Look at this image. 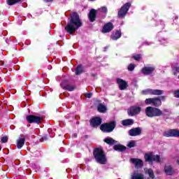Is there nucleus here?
<instances>
[{
    "label": "nucleus",
    "mask_w": 179,
    "mask_h": 179,
    "mask_svg": "<svg viewBox=\"0 0 179 179\" xmlns=\"http://www.w3.org/2000/svg\"><path fill=\"white\" fill-rule=\"evenodd\" d=\"M142 73L143 75H152L155 72V67L153 66H145L141 69Z\"/></svg>",
    "instance_id": "obj_17"
},
{
    "label": "nucleus",
    "mask_w": 179,
    "mask_h": 179,
    "mask_svg": "<svg viewBox=\"0 0 179 179\" xmlns=\"http://www.w3.org/2000/svg\"><path fill=\"white\" fill-rule=\"evenodd\" d=\"M2 150V145L0 144V152Z\"/></svg>",
    "instance_id": "obj_48"
},
{
    "label": "nucleus",
    "mask_w": 179,
    "mask_h": 179,
    "mask_svg": "<svg viewBox=\"0 0 179 179\" xmlns=\"http://www.w3.org/2000/svg\"><path fill=\"white\" fill-rule=\"evenodd\" d=\"M88 18L90 22L93 23L97 19V10L94 8H92L88 14Z\"/></svg>",
    "instance_id": "obj_13"
},
{
    "label": "nucleus",
    "mask_w": 179,
    "mask_h": 179,
    "mask_svg": "<svg viewBox=\"0 0 179 179\" xmlns=\"http://www.w3.org/2000/svg\"><path fill=\"white\" fill-rule=\"evenodd\" d=\"M92 96H93V93L92 92L85 94V97H87V99H91Z\"/></svg>",
    "instance_id": "obj_40"
},
{
    "label": "nucleus",
    "mask_w": 179,
    "mask_h": 179,
    "mask_svg": "<svg viewBox=\"0 0 179 179\" xmlns=\"http://www.w3.org/2000/svg\"><path fill=\"white\" fill-rule=\"evenodd\" d=\"M145 174H148L150 177V178L155 179L156 178V176H155V172H153V169H148L145 171Z\"/></svg>",
    "instance_id": "obj_26"
},
{
    "label": "nucleus",
    "mask_w": 179,
    "mask_h": 179,
    "mask_svg": "<svg viewBox=\"0 0 179 179\" xmlns=\"http://www.w3.org/2000/svg\"><path fill=\"white\" fill-rule=\"evenodd\" d=\"M145 104L148 106H154V107H160L162 106V99L160 97L148 98L145 100Z\"/></svg>",
    "instance_id": "obj_7"
},
{
    "label": "nucleus",
    "mask_w": 179,
    "mask_h": 179,
    "mask_svg": "<svg viewBox=\"0 0 179 179\" xmlns=\"http://www.w3.org/2000/svg\"><path fill=\"white\" fill-rule=\"evenodd\" d=\"M103 142H105V143H107V145H110V146H113V145H115L116 143H117V141L114 140L111 137L104 138Z\"/></svg>",
    "instance_id": "obj_23"
},
{
    "label": "nucleus",
    "mask_w": 179,
    "mask_h": 179,
    "mask_svg": "<svg viewBox=\"0 0 179 179\" xmlns=\"http://www.w3.org/2000/svg\"><path fill=\"white\" fill-rule=\"evenodd\" d=\"M176 163H177V164H178V166H179V157L177 159Z\"/></svg>",
    "instance_id": "obj_47"
},
{
    "label": "nucleus",
    "mask_w": 179,
    "mask_h": 179,
    "mask_svg": "<svg viewBox=\"0 0 179 179\" xmlns=\"http://www.w3.org/2000/svg\"><path fill=\"white\" fill-rule=\"evenodd\" d=\"M141 110L142 108L139 106H131L127 110V114L130 117H134V115H138Z\"/></svg>",
    "instance_id": "obj_11"
},
{
    "label": "nucleus",
    "mask_w": 179,
    "mask_h": 179,
    "mask_svg": "<svg viewBox=\"0 0 179 179\" xmlns=\"http://www.w3.org/2000/svg\"><path fill=\"white\" fill-rule=\"evenodd\" d=\"M164 173L166 176H173L174 174V169L171 165H166L164 166Z\"/></svg>",
    "instance_id": "obj_19"
},
{
    "label": "nucleus",
    "mask_w": 179,
    "mask_h": 179,
    "mask_svg": "<svg viewBox=\"0 0 179 179\" xmlns=\"http://www.w3.org/2000/svg\"><path fill=\"white\" fill-rule=\"evenodd\" d=\"M165 138H179V130L177 129H171L163 133Z\"/></svg>",
    "instance_id": "obj_8"
},
{
    "label": "nucleus",
    "mask_w": 179,
    "mask_h": 179,
    "mask_svg": "<svg viewBox=\"0 0 179 179\" xmlns=\"http://www.w3.org/2000/svg\"><path fill=\"white\" fill-rule=\"evenodd\" d=\"M99 10L102 13H107V12H108V10L107 9V7L106 6H102L99 8Z\"/></svg>",
    "instance_id": "obj_36"
},
{
    "label": "nucleus",
    "mask_w": 179,
    "mask_h": 179,
    "mask_svg": "<svg viewBox=\"0 0 179 179\" xmlns=\"http://www.w3.org/2000/svg\"><path fill=\"white\" fill-rule=\"evenodd\" d=\"M141 134L142 129H141V127L132 128L129 130V136H138V135H141Z\"/></svg>",
    "instance_id": "obj_14"
},
{
    "label": "nucleus",
    "mask_w": 179,
    "mask_h": 179,
    "mask_svg": "<svg viewBox=\"0 0 179 179\" xmlns=\"http://www.w3.org/2000/svg\"><path fill=\"white\" fill-rule=\"evenodd\" d=\"M130 162H131L133 164H134L136 169H141V167H143V161L141 159L131 158L130 159Z\"/></svg>",
    "instance_id": "obj_16"
},
{
    "label": "nucleus",
    "mask_w": 179,
    "mask_h": 179,
    "mask_svg": "<svg viewBox=\"0 0 179 179\" xmlns=\"http://www.w3.org/2000/svg\"><path fill=\"white\" fill-rule=\"evenodd\" d=\"M114 150H116V152H125L127 150V147L125 145H122L121 144L115 145L113 146Z\"/></svg>",
    "instance_id": "obj_21"
},
{
    "label": "nucleus",
    "mask_w": 179,
    "mask_h": 179,
    "mask_svg": "<svg viewBox=\"0 0 179 179\" xmlns=\"http://www.w3.org/2000/svg\"><path fill=\"white\" fill-rule=\"evenodd\" d=\"M22 0H6L7 5L12 6V5H16V3H20Z\"/></svg>",
    "instance_id": "obj_29"
},
{
    "label": "nucleus",
    "mask_w": 179,
    "mask_h": 179,
    "mask_svg": "<svg viewBox=\"0 0 179 179\" xmlns=\"http://www.w3.org/2000/svg\"><path fill=\"white\" fill-rule=\"evenodd\" d=\"M48 61V62H50V61H48V60H47Z\"/></svg>",
    "instance_id": "obj_51"
},
{
    "label": "nucleus",
    "mask_w": 179,
    "mask_h": 179,
    "mask_svg": "<svg viewBox=\"0 0 179 179\" xmlns=\"http://www.w3.org/2000/svg\"><path fill=\"white\" fill-rule=\"evenodd\" d=\"M8 136H4L3 137H1V143H6L8 142Z\"/></svg>",
    "instance_id": "obj_37"
},
{
    "label": "nucleus",
    "mask_w": 179,
    "mask_h": 179,
    "mask_svg": "<svg viewBox=\"0 0 179 179\" xmlns=\"http://www.w3.org/2000/svg\"><path fill=\"white\" fill-rule=\"evenodd\" d=\"M89 138V135H85L83 137H81L82 141H86V139Z\"/></svg>",
    "instance_id": "obj_41"
},
{
    "label": "nucleus",
    "mask_w": 179,
    "mask_h": 179,
    "mask_svg": "<svg viewBox=\"0 0 179 179\" xmlns=\"http://www.w3.org/2000/svg\"><path fill=\"white\" fill-rule=\"evenodd\" d=\"M48 33L49 34L48 38H51V34L50 29H48Z\"/></svg>",
    "instance_id": "obj_43"
},
{
    "label": "nucleus",
    "mask_w": 179,
    "mask_h": 179,
    "mask_svg": "<svg viewBox=\"0 0 179 179\" xmlns=\"http://www.w3.org/2000/svg\"><path fill=\"white\" fill-rule=\"evenodd\" d=\"M115 127H117V122L110 121L101 124L99 128L102 132L110 134L115 129Z\"/></svg>",
    "instance_id": "obj_4"
},
{
    "label": "nucleus",
    "mask_w": 179,
    "mask_h": 179,
    "mask_svg": "<svg viewBox=\"0 0 179 179\" xmlns=\"http://www.w3.org/2000/svg\"><path fill=\"white\" fill-rule=\"evenodd\" d=\"M61 87H62V89H64V90H67V92H73V90L76 89V86L71 85L69 84L65 85H64V83H62Z\"/></svg>",
    "instance_id": "obj_20"
},
{
    "label": "nucleus",
    "mask_w": 179,
    "mask_h": 179,
    "mask_svg": "<svg viewBox=\"0 0 179 179\" xmlns=\"http://www.w3.org/2000/svg\"><path fill=\"white\" fill-rule=\"evenodd\" d=\"M127 146L131 149L132 148H135V143L134 141H131L128 143Z\"/></svg>",
    "instance_id": "obj_39"
},
{
    "label": "nucleus",
    "mask_w": 179,
    "mask_h": 179,
    "mask_svg": "<svg viewBox=\"0 0 179 179\" xmlns=\"http://www.w3.org/2000/svg\"><path fill=\"white\" fill-rule=\"evenodd\" d=\"M121 31L117 30L114 34H113L110 36V38L114 41L118 40V38H121Z\"/></svg>",
    "instance_id": "obj_25"
},
{
    "label": "nucleus",
    "mask_w": 179,
    "mask_h": 179,
    "mask_svg": "<svg viewBox=\"0 0 179 179\" xmlns=\"http://www.w3.org/2000/svg\"><path fill=\"white\" fill-rule=\"evenodd\" d=\"M97 111H99V113H104L107 111V108L103 103H99L97 107Z\"/></svg>",
    "instance_id": "obj_27"
},
{
    "label": "nucleus",
    "mask_w": 179,
    "mask_h": 179,
    "mask_svg": "<svg viewBox=\"0 0 179 179\" xmlns=\"http://www.w3.org/2000/svg\"><path fill=\"white\" fill-rule=\"evenodd\" d=\"M131 179H145V175L135 171L131 175Z\"/></svg>",
    "instance_id": "obj_24"
},
{
    "label": "nucleus",
    "mask_w": 179,
    "mask_h": 179,
    "mask_svg": "<svg viewBox=\"0 0 179 179\" xmlns=\"http://www.w3.org/2000/svg\"><path fill=\"white\" fill-rule=\"evenodd\" d=\"M68 23L64 27V30L69 34H73L76 33V31L79 27H82L83 24L82 23V20H80V16L76 12H72L70 17L68 18Z\"/></svg>",
    "instance_id": "obj_1"
},
{
    "label": "nucleus",
    "mask_w": 179,
    "mask_h": 179,
    "mask_svg": "<svg viewBox=\"0 0 179 179\" xmlns=\"http://www.w3.org/2000/svg\"><path fill=\"white\" fill-rule=\"evenodd\" d=\"M27 122L29 124H41V120H43V117L36 116L34 115H29L26 117Z\"/></svg>",
    "instance_id": "obj_9"
},
{
    "label": "nucleus",
    "mask_w": 179,
    "mask_h": 179,
    "mask_svg": "<svg viewBox=\"0 0 179 179\" xmlns=\"http://www.w3.org/2000/svg\"><path fill=\"white\" fill-rule=\"evenodd\" d=\"M54 2V0H45L46 3H52Z\"/></svg>",
    "instance_id": "obj_42"
},
{
    "label": "nucleus",
    "mask_w": 179,
    "mask_h": 179,
    "mask_svg": "<svg viewBox=\"0 0 179 179\" xmlns=\"http://www.w3.org/2000/svg\"><path fill=\"white\" fill-rule=\"evenodd\" d=\"M134 59H135V61H141V58H142V55L139 54V55H136L133 56Z\"/></svg>",
    "instance_id": "obj_34"
},
{
    "label": "nucleus",
    "mask_w": 179,
    "mask_h": 179,
    "mask_svg": "<svg viewBox=\"0 0 179 179\" xmlns=\"http://www.w3.org/2000/svg\"><path fill=\"white\" fill-rule=\"evenodd\" d=\"M116 82L119 85L120 90H125L128 87V83L121 78H117Z\"/></svg>",
    "instance_id": "obj_15"
},
{
    "label": "nucleus",
    "mask_w": 179,
    "mask_h": 179,
    "mask_svg": "<svg viewBox=\"0 0 179 179\" xmlns=\"http://www.w3.org/2000/svg\"><path fill=\"white\" fill-rule=\"evenodd\" d=\"M164 91L162 90H152V96H162Z\"/></svg>",
    "instance_id": "obj_28"
},
{
    "label": "nucleus",
    "mask_w": 179,
    "mask_h": 179,
    "mask_svg": "<svg viewBox=\"0 0 179 179\" xmlns=\"http://www.w3.org/2000/svg\"><path fill=\"white\" fill-rule=\"evenodd\" d=\"M144 158L145 162H148V163H153L155 162L156 163H160V156L159 155H155L153 152H148L144 155Z\"/></svg>",
    "instance_id": "obj_6"
},
{
    "label": "nucleus",
    "mask_w": 179,
    "mask_h": 179,
    "mask_svg": "<svg viewBox=\"0 0 179 179\" xmlns=\"http://www.w3.org/2000/svg\"><path fill=\"white\" fill-rule=\"evenodd\" d=\"M25 142H26V136H22V138L19 137V138L17 140V149H22L23 146H24Z\"/></svg>",
    "instance_id": "obj_18"
},
{
    "label": "nucleus",
    "mask_w": 179,
    "mask_h": 179,
    "mask_svg": "<svg viewBox=\"0 0 179 179\" xmlns=\"http://www.w3.org/2000/svg\"><path fill=\"white\" fill-rule=\"evenodd\" d=\"M92 153L96 163L99 164H107V156L103 148H95Z\"/></svg>",
    "instance_id": "obj_3"
},
{
    "label": "nucleus",
    "mask_w": 179,
    "mask_h": 179,
    "mask_svg": "<svg viewBox=\"0 0 179 179\" xmlns=\"http://www.w3.org/2000/svg\"><path fill=\"white\" fill-rule=\"evenodd\" d=\"M73 138H78V134L75 133L73 134Z\"/></svg>",
    "instance_id": "obj_46"
},
{
    "label": "nucleus",
    "mask_w": 179,
    "mask_h": 179,
    "mask_svg": "<svg viewBox=\"0 0 179 179\" xmlns=\"http://www.w3.org/2000/svg\"><path fill=\"white\" fill-rule=\"evenodd\" d=\"M114 29V24L112 22H107L105 24L102 28L101 32L102 33H110Z\"/></svg>",
    "instance_id": "obj_12"
},
{
    "label": "nucleus",
    "mask_w": 179,
    "mask_h": 179,
    "mask_svg": "<svg viewBox=\"0 0 179 179\" xmlns=\"http://www.w3.org/2000/svg\"><path fill=\"white\" fill-rule=\"evenodd\" d=\"M135 66H136L135 64H130L127 66V70L129 71V72H132V71L135 69Z\"/></svg>",
    "instance_id": "obj_33"
},
{
    "label": "nucleus",
    "mask_w": 179,
    "mask_h": 179,
    "mask_svg": "<svg viewBox=\"0 0 179 179\" xmlns=\"http://www.w3.org/2000/svg\"><path fill=\"white\" fill-rule=\"evenodd\" d=\"M91 76H92V78H96V76H97V74H94L93 73H91Z\"/></svg>",
    "instance_id": "obj_45"
},
{
    "label": "nucleus",
    "mask_w": 179,
    "mask_h": 179,
    "mask_svg": "<svg viewBox=\"0 0 179 179\" xmlns=\"http://www.w3.org/2000/svg\"><path fill=\"white\" fill-rule=\"evenodd\" d=\"M51 132H52V129L49 128V129H48V134H46V138H45L46 141L48 140V138H52V136H53L52 135H50V134H51Z\"/></svg>",
    "instance_id": "obj_35"
},
{
    "label": "nucleus",
    "mask_w": 179,
    "mask_h": 179,
    "mask_svg": "<svg viewBox=\"0 0 179 179\" xmlns=\"http://www.w3.org/2000/svg\"><path fill=\"white\" fill-rule=\"evenodd\" d=\"M173 96L176 99H179V89L174 91Z\"/></svg>",
    "instance_id": "obj_38"
},
{
    "label": "nucleus",
    "mask_w": 179,
    "mask_h": 179,
    "mask_svg": "<svg viewBox=\"0 0 179 179\" xmlns=\"http://www.w3.org/2000/svg\"><path fill=\"white\" fill-rule=\"evenodd\" d=\"M141 94H143V96H148L149 94L152 96V89H146L142 90Z\"/></svg>",
    "instance_id": "obj_32"
},
{
    "label": "nucleus",
    "mask_w": 179,
    "mask_h": 179,
    "mask_svg": "<svg viewBox=\"0 0 179 179\" xmlns=\"http://www.w3.org/2000/svg\"><path fill=\"white\" fill-rule=\"evenodd\" d=\"M83 73V66L81 64L78 65L76 69V75L79 76Z\"/></svg>",
    "instance_id": "obj_30"
},
{
    "label": "nucleus",
    "mask_w": 179,
    "mask_h": 179,
    "mask_svg": "<svg viewBox=\"0 0 179 179\" xmlns=\"http://www.w3.org/2000/svg\"><path fill=\"white\" fill-rule=\"evenodd\" d=\"M101 122H103V119H101V117H94L90 120V125L92 128H97V127L101 125Z\"/></svg>",
    "instance_id": "obj_10"
},
{
    "label": "nucleus",
    "mask_w": 179,
    "mask_h": 179,
    "mask_svg": "<svg viewBox=\"0 0 179 179\" xmlns=\"http://www.w3.org/2000/svg\"><path fill=\"white\" fill-rule=\"evenodd\" d=\"M159 99H161V100H166V96H161Z\"/></svg>",
    "instance_id": "obj_44"
},
{
    "label": "nucleus",
    "mask_w": 179,
    "mask_h": 179,
    "mask_svg": "<svg viewBox=\"0 0 179 179\" xmlns=\"http://www.w3.org/2000/svg\"><path fill=\"white\" fill-rule=\"evenodd\" d=\"M48 5V6H50V4H47Z\"/></svg>",
    "instance_id": "obj_50"
},
{
    "label": "nucleus",
    "mask_w": 179,
    "mask_h": 179,
    "mask_svg": "<svg viewBox=\"0 0 179 179\" xmlns=\"http://www.w3.org/2000/svg\"><path fill=\"white\" fill-rule=\"evenodd\" d=\"M92 1H96V0H91Z\"/></svg>",
    "instance_id": "obj_49"
},
{
    "label": "nucleus",
    "mask_w": 179,
    "mask_h": 179,
    "mask_svg": "<svg viewBox=\"0 0 179 179\" xmlns=\"http://www.w3.org/2000/svg\"><path fill=\"white\" fill-rule=\"evenodd\" d=\"M145 115L150 118L153 117H169L170 115V110L169 109H164L163 111L159 108H155L152 106H148L145 108Z\"/></svg>",
    "instance_id": "obj_2"
},
{
    "label": "nucleus",
    "mask_w": 179,
    "mask_h": 179,
    "mask_svg": "<svg viewBox=\"0 0 179 179\" xmlns=\"http://www.w3.org/2000/svg\"><path fill=\"white\" fill-rule=\"evenodd\" d=\"M134 121L133 119H126L122 120V125H123V127H129L134 125Z\"/></svg>",
    "instance_id": "obj_22"
},
{
    "label": "nucleus",
    "mask_w": 179,
    "mask_h": 179,
    "mask_svg": "<svg viewBox=\"0 0 179 179\" xmlns=\"http://www.w3.org/2000/svg\"><path fill=\"white\" fill-rule=\"evenodd\" d=\"M172 72L173 73V75L176 76H177V74L179 73V66L178 64L172 66Z\"/></svg>",
    "instance_id": "obj_31"
},
{
    "label": "nucleus",
    "mask_w": 179,
    "mask_h": 179,
    "mask_svg": "<svg viewBox=\"0 0 179 179\" xmlns=\"http://www.w3.org/2000/svg\"><path fill=\"white\" fill-rule=\"evenodd\" d=\"M132 6L130 2H127L124 3L119 10L117 12V17L119 19H124L125 16H127V14L128 13V10H129V8Z\"/></svg>",
    "instance_id": "obj_5"
}]
</instances>
